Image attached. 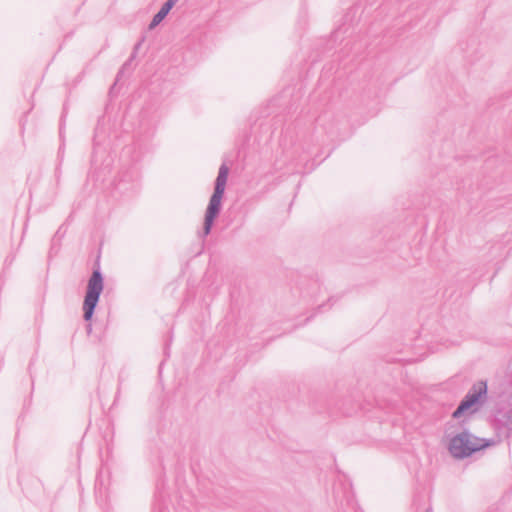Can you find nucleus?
Here are the masks:
<instances>
[{"label": "nucleus", "mask_w": 512, "mask_h": 512, "mask_svg": "<svg viewBox=\"0 0 512 512\" xmlns=\"http://www.w3.org/2000/svg\"><path fill=\"white\" fill-rule=\"evenodd\" d=\"M229 168L226 164H222L219 168L218 175L214 184V191L210 197L203 224V237L210 234L215 219L218 217L222 207V198L225 192Z\"/></svg>", "instance_id": "nucleus-1"}, {"label": "nucleus", "mask_w": 512, "mask_h": 512, "mask_svg": "<svg viewBox=\"0 0 512 512\" xmlns=\"http://www.w3.org/2000/svg\"><path fill=\"white\" fill-rule=\"evenodd\" d=\"M493 444L492 440L478 438L464 430L450 439L449 451L453 457L464 459Z\"/></svg>", "instance_id": "nucleus-2"}, {"label": "nucleus", "mask_w": 512, "mask_h": 512, "mask_svg": "<svg viewBox=\"0 0 512 512\" xmlns=\"http://www.w3.org/2000/svg\"><path fill=\"white\" fill-rule=\"evenodd\" d=\"M103 275L100 271L99 265L93 269V272L88 280L87 289L83 302V318L85 321H90L94 315L95 308L99 302L100 295L103 291Z\"/></svg>", "instance_id": "nucleus-3"}, {"label": "nucleus", "mask_w": 512, "mask_h": 512, "mask_svg": "<svg viewBox=\"0 0 512 512\" xmlns=\"http://www.w3.org/2000/svg\"><path fill=\"white\" fill-rule=\"evenodd\" d=\"M486 393L487 385L485 382H479L477 385H473L452 413V417L455 419L460 418L467 410L478 404Z\"/></svg>", "instance_id": "nucleus-4"}, {"label": "nucleus", "mask_w": 512, "mask_h": 512, "mask_svg": "<svg viewBox=\"0 0 512 512\" xmlns=\"http://www.w3.org/2000/svg\"><path fill=\"white\" fill-rule=\"evenodd\" d=\"M359 10L360 7L357 5H353L350 8H348L341 18L340 25L332 32H346L349 29L354 28V25L359 21Z\"/></svg>", "instance_id": "nucleus-5"}, {"label": "nucleus", "mask_w": 512, "mask_h": 512, "mask_svg": "<svg viewBox=\"0 0 512 512\" xmlns=\"http://www.w3.org/2000/svg\"><path fill=\"white\" fill-rule=\"evenodd\" d=\"M178 0H166L159 11L153 16L151 22L148 25V30L151 31L155 29L169 14L172 8L176 5Z\"/></svg>", "instance_id": "nucleus-6"}, {"label": "nucleus", "mask_w": 512, "mask_h": 512, "mask_svg": "<svg viewBox=\"0 0 512 512\" xmlns=\"http://www.w3.org/2000/svg\"><path fill=\"white\" fill-rule=\"evenodd\" d=\"M397 2L398 0H385L376 10L377 17L389 12L391 13V15H394L395 12L398 11V8L395 7V4Z\"/></svg>", "instance_id": "nucleus-7"}, {"label": "nucleus", "mask_w": 512, "mask_h": 512, "mask_svg": "<svg viewBox=\"0 0 512 512\" xmlns=\"http://www.w3.org/2000/svg\"><path fill=\"white\" fill-rule=\"evenodd\" d=\"M144 41V37H142L135 45H134V49H133V52L130 56V58L122 65L120 71L118 72L117 74V79H119L121 77V75L124 74V72L130 67L131 65V62L133 61V59L135 58L136 56V53L138 51V49L140 48V46L142 45Z\"/></svg>", "instance_id": "nucleus-8"}, {"label": "nucleus", "mask_w": 512, "mask_h": 512, "mask_svg": "<svg viewBox=\"0 0 512 512\" xmlns=\"http://www.w3.org/2000/svg\"><path fill=\"white\" fill-rule=\"evenodd\" d=\"M401 18L403 20H401L400 22H403V21H410V12H406L404 15L401 16Z\"/></svg>", "instance_id": "nucleus-9"}, {"label": "nucleus", "mask_w": 512, "mask_h": 512, "mask_svg": "<svg viewBox=\"0 0 512 512\" xmlns=\"http://www.w3.org/2000/svg\"><path fill=\"white\" fill-rule=\"evenodd\" d=\"M425 512H432V510H431V509H426V511H425Z\"/></svg>", "instance_id": "nucleus-10"}]
</instances>
